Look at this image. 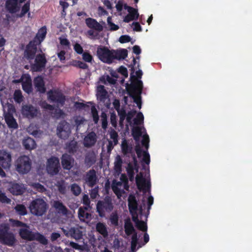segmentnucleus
Listing matches in <instances>:
<instances>
[{"label":"nucleus","mask_w":252,"mask_h":252,"mask_svg":"<svg viewBox=\"0 0 252 252\" xmlns=\"http://www.w3.org/2000/svg\"><path fill=\"white\" fill-rule=\"evenodd\" d=\"M97 56L103 63H112L114 60H124L127 56V51L126 49L109 50L105 46H99L96 51Z\"/></svg>","instance_id":"f257e3e1"},{"label":"nucleus","mask_w":252,"mask_h":252,"mask_svg":"<svg viewBox=\"0 0 252 252\" xmlns=\"http://www.w3.org/2000/svg\"><path fill=\"white\" fill-rule=\"evenodd\" d=\"M143 82L140 80H137L133 83H131L127 88V92L128 95L131 97L134 102L137 104L139 109L141 108V94L143 90Z\"/></svg>","instance_id":"f03ea898"},{"label":"nucleus","mask_w":252,"mask_h":252,"mask_svg":"<svg viewBox=\"0 0 252 252\" xmlns=\"http://www.w3.org/2000/svg\"><path fill=\"white\" fill-rule=\"evenodd\" d=\"M16 242L14 234L10 231V226L8 223L0 224V242L9 247L13 246Z\"/></svg>","instance_id":"7ed1b4c3"},{"label":"nucleus","mask_w":252,"mask_h":252,"mask_svg":"<svg viewBox=\"0 0 252 252\" xmlns=\"http://www.w3.org/2000/svg\"><path fill=\"white\" fill-rule=\"evenodd\" d=\"M20 237L24 240L29 241L36 240L43 245L48 244V240L39 232H33L27 228H21L19 231Z\"/></svg>","instance_id":"20e7f679"},{"label":"nucleus","mask_w":252,"mask_h":252,"mask_svg":"<svg viewBox=\"0 0 252 252\" xmlns=\"http://www.w3.org/2000/svg\"><path fill=\"white\" fill-rule=\"evenodd\" d=\"M114 208L112 199L109 196H106L102 200H99L96 204V211L101 218L105 217V212L110 213Z\"/></svg>","instance_id":"39448f33"},{"label":"nucleus","mask_w":252,"mask_h":252,"mask_svg":"<svg viewBox=\"0 0 252 252\" xmlns=\"http://www.w3.org/2000/svg\"><path fill=\"white\" fill-rule=\"evenodd\" d=\"M29 208L33 215L42 216L47 211V205L43 199L37 198L32 201Z\"/></svg>","instance_id":"423d86ee"},{"label":"nucleus","mask_w":252,"mask_h":252,"mask_svg":"<svg viewBox=\"0 0 252 252\" xmlns=\"http://www.w3.org/2000/svg\"><path fill=\"white\" fill-rule=\"evenodd\" d=\"M32 168V161L27 156L20 157L16 162V168L18 172L20 174L28 173Z\"/></svg>","instance_id":"0eeeda50"},{"label":"nucleus","mask_w":252,"mask_h":252,"mask_svg":"<svg viewBox=\"0 0 252 252\" xmlns=\"http://www.w3.org/2000/svg\"><path fill=\"white\" fill-rule=\"evenodd\" d=\"M60 169V161L58 158L52 157L48 159L46 170L48 174L52 176L57 175Z\"/></svg>","instance_id":"6e6552de"},{"label":"nucleus","mask_w":252,"mask_h":252,"mask_svg":"<svg viewBox=\"0 0 252 252\" xmlns=\"http://www.w3.org/2000/svg\"><path fill=\"white\" fill-rule=\"evenodd\" d=\"M71 132L69 124L65 121L60 122L57 127V134L61 139H67Z\"/></svg>","instance_id":"1a4fd4ad"},{"label":"nucleus","mask_w":252,"mask_h":252,"mask_svg":"<svg viewBox=\"0 0 252 252\" xmlns=\"http://www.w3.org/2000/svg\"><path fill=\"white\" fill-rule=\"evenodd\" d=\"M85 183L90 188H93L98 182L96 171L92 169L87 171L83 177Z\"/></svg>","instance_id":"9d476101"},{"label":"nucleus","mask_w":252,"mask_h":252,"mask_svg":"<svg viewBox=\"0 0 252 252\" xmlns=\"http://www.w3.org/2000/svg\"><path fill=\"white\" fill-rule=\"evenodd\" d=\"M35 63L31 65L32 69L34 71H41L45 67L47 60L44 54H37L35 58Z\"/></svg>","instance_id":"9b49d317"},{"label":"nucleus","mask_w":252,"mask_h":252,"mask_svg":"<svg viewBox=\"0 0 252 252\" xmlns=\"http://www.w3.org/2000/svg\"><path fill=\"white\" fill-rule=\"evenodd\" d=\"M39 112V110L37 108L31 104L25 105L22 108V113L23 115L29 119L33 118L36 117Z\"/></svg>","instance_id":"f8f14e48"},{"label":"nucleus","mask_w":252,"mask_h":252,"mask_svg":"<svg viewBox=\"0 0 252 252\" xmlns=\"http://www.w3.org/2000/svg\"><path fill=\"white\" fill-rule=\"evenodd\" d=\"M35 42V40L30 41L26 47L24 52V56L28 60H31L34 58L37 51V46L38 45Z\"/></svg>","instance_id":"ddd939ff"},{"label":"nucleus","mask_w":252,"mask_h":252,"mask_svg":"<svg viewBox=\"0 0 252 252\" xmlns=\"http://www.w3.org/2000/svg\"><path fill=\"white\" fill-rule=\"evenodd\" d=\"M63 231L66 237H70L76 240H79L83 238V232L78 227H72L68 230L63 229Z\"/></svg>","instance_id":"4468645a"},{"label":"nucleus","mask_w":252,"mask_h":252,"mask_svg":"<svg viewBox=\"0 0 252 252\" xmlns=\"http://www.w3.org/2000/svg\"><path fill=\"white\" fill-rule=\"evenodd\" d=\"M136 186L139 190L146 191L147 189H149L151 187L150 182L149 181L146 182V179L143 177V174L140 172L137 175L135 178Z\"/></svg>","instance_id":"2eb2a0df"},{"label":"nucleus","mask_w":252,"mask_h":252,"mask_svg":"<svg viewBox=\"0 0 252 252\" xmlns=\"http://www.w3.org/2000/svg\"><path fill=\"white\" fill-rule=\"evenodd\" d=\"M11 155L5 150L0 151V164L5 168H9L11 166Z\"/></svg>","instance_id":"dca6fc26"},{"label":"nucleus","mask_w":252,"mask_h":252,"mask_svg":"<svg viewBox=\"0 0 252 252\" xmlns=\"http://www.w3.org/2000/svg\"><path fill=\"white\" fill-rule=\"evenodd\" d=\"M74 158L67 154H64L61 157V163L63 168L64 170H69L73 166Z\"/></svg>","instance_id":"f3484780"},{"label":"nucleus","mask_w":252,"mask_h":252,"mask_svg":"<svg viewBox=\"0 0 252 252\" xmlns=\"http://www.w3.org/2000/svg\"><path fill=\"white\" fill-rule=\"evenodd\" d=\"M48 98L52 102L63 103L65 101L64 96L57 91L50 90L48 93Z\"/></svg>","instance_id":"a211bd4d"},{"label":"nucleus","mask_w":252,"mask_h":252,"mask_svg":"<svg viewBox=\"0 0 252 252\" xmlns=\"http://www.w3.org/2000/svg\"><path fill=\"white\" fill-rule=\"evenodd\" d=\"M33 85L36 92L44 94L46 92L45 82L41 76H38L33 79Z\"/></svg>","instance_id":"6ab92c4d"},{"label":"nucleus","mask_w":252,"mask_h":252,"mask_svg":"<svg viewBox=\"0 0 252 252\" xmlns=\"http://www.w3.org/2000/svg\"><path fill=\"white\" fill-rule=\"evenodd\" d=\"M96 142V135L92 131L89 132L84 139V145L85 147L90 148L94 146Z\"/></svg>","instance_id":"aec40b11"},{"label":"nucleus","mask_w":252,"mask_h":252,"mask_svg":"<svg viewBox=\"0 0 252 252\" xmlns=\"http://www.w3.org/2000/svg\"><path fill=\"white\" fill-rule=\"evenodd\" d=\"M53 206L59 214L63 216H67L69 214V210L60 200L54 201Z\"/></svg>","instance_id":"412c9836"},{"label":"nucleus","mask_w":252,"mask_h":252,"mask_svg":"<svg viewBox=\"0 0 252 252\" xmlns=\"http://www.w3.org/2000/svg\"><path fill=\"white\" fill-rule=\"evenodd\" d=\"M5 7L10 13H15L19 11L18 0H6Z\"/></svg>","instance_id":"4be33fe9"},{"label":"nucleus","mask_w":252,"mask_h":252,"mask_svg":"<svg viewBox=\"0 0 252 252\" xmlns=\"http://www.w3.org/2000/svg\"><path fill=\"white\" fill-rule=\"evenodd\" d=\"M136 153L138 158H140L142 153L143 154V161L146 164H149L150 162V155L147 152L143 151L139 143H137L135 148Z\"/></svg>","instance_id":"5701e85b"},{"label":"nucleus","mask_w":252,"mask_h":252,"mask_svg":"<svg viewBox=\"0 0 252 252\" xmlns=\"http://www.w3.org/2000/svg\"><path fill=\"white\" fill-rule=\"evenodd\" d=\"M4 119L9 128L17 129L18 127V125L16 120L12 114L9 113H6L4 116Z\"/></svg>","instance_id":"b1692460"},{"label":"nucleus","mask_w":252,"mask_h":252,"mask_svg":"<svg viewBox=\"0 0 252 252\" xmlns=\"http://www.w3.org/2000/svg\"><path fill=\"white\" fill-rule=\"evenodd\" d=\"M87 26L90 29H94L100 32L103 30L102 26L94 19L88 18L85 20Z\"/></svg>","instance_id":"393cba45"},{"label":"nucleus","mask_w":252,"mask_h":252,"mask_svg":"<svg viewBox=\"0 0 252 252\" xmlns=\"http://www.w3.org/2000/svg\"><path fill=\"white\" fill-rule=\"evenodd\" d=\"M128 206L130 214L138 211V203L135 196L130 195L128 198Z\"/></svg>","instance_id":"a878e982"},{"label":"nucleus","mask_w":252,"mask_h":252,"mask_svg":"<svg viewBox=\"0 0 252 252\" xmlns=\"http://www.w3.org/2000/svg\"><path fill=\"white\" fill-rule=\"evenodd\" d=\"M47 33V29L46 26L41 27L38 31L35 37L32 40H35V43L37 45L41 43L45 39Z\"/></svg>","instance_id":"bb28decb"},{"label":"nucleus","mask_w":252,"mask_h":252,"mask_svg":"<svg viewBox=\"0 0 252 252\" xmlns=\"http://www.w3.org/2000/svg\"><path fill=\"white\" fill-rule=\"evenodd\" d=\"M9 191L13 195H21L24 192V188L22 184L14 183L11 184Z\"/></svg>","instance_id":"cd10ccee"},{"label":"nucleus","mask_w":252,"mask_h":252,"mask_svg":"<svg viewBox=\"0 0 252 252\" xmlns=\"http://www.w3.org/2000/svg\"><path fill=\"white\" fill-rule=\"evenodd\" d=\"M23 145L26 150H32L35 148L36 144L34 140L31 137L25 139L23 141Z\"/></svg>","instance_id":"c85d7f7f"},{"label":"nucleus","mask_w":252,"mask_h":252,"mask_svg":"<svg viewBox=\"0 0 252 252\" xmlns=\"http://www.w3.org/2000/svg\"><path fill=\"white\" fill-rule=\"evenodd\" d=\"M96 230L99 234L102 235L103 237L104 238L107 237L108 235V233L106 226L104 223L102 222H99L96 224Z\"/></svg>","instance_id":"c756f323"},{"label":"nucleus","mask_w":252,"mask_h":252,"mask_svg":"<svg viewBox=\"0 0 252 252\" xmlns=\"http://www.w3.org/2000/svg\"><path fill=\"white\" fill-rule=\"evenodd\" d=\"M107 92L103 85H100L97 88V97L100 101H104L107 96Z\"/></svg>","instance_id":"7c9ffc66"},{"label":"nucleus","mask_w":252,"mask_h":252,"mask_svg":"<svg viewBox=\"0 0 252 252\" xmlns=\"http://www.w3.org/2000/svg\"><path fill=\"white\" fill-rule=\"evenodd\" d=\"M124 228L125 233L127 236H130V235L136 232L132 223L129 220L125 221Z\"/></svg>","instance_id":"2f4dec72"},{"label":"nucleus","mask_w":252,"mask_h":252,"mask_svg":"<svg viewBox=\"0 0 252 252\" xmlns=\"http://www.w3.org/2000/svg\"><path fill=\"white\" fill-rule=\"evenodd\" d=\"M23 90L28 94L31 93L32 91V81L30 78H28L22 84Z\"/></svg>","instance_id":"473e14b6"},{"label":"nucleus","mask_w":252,"mask_h":252,"mask_svg":"<svg viewBox=\"0 0 252 252\" xmlns=\"http://www.w3.org/2000/svg\"><path fill=\"white\" fill-rule=\"evenodd\" d=\"M88 208L87 207L84 208L80 207L79 208L78 214L80 218L89 219L91 218V215L86 212V211L88 210Z\"/></svg>","instance_id":"72a5a7b5"},{"label":"nucleus","mask_w":252,"mask_h":252,"mask_svg":"<svg viewBox=\"0 0 252 252\" xmlns=\"http://www.w3.org/2000/svg\"><path fill=\"white\" fill-rule=\"evenodd\" d=\"M131 132L134 139L136 141H138L142 135L141 128L139 126L133 127L132 128Z\"/></svg>","instance_id":"f704fd0d"},{"label":"nucleus","mask_w":252,"mask_h":252,"mask_svg":"<svg viewBox=\"0 0 252 252\" xmlns=\"http://www.w3.org/2000/svg\"><path fill=\"white\" fill-rule=\"evenodd\" d=\"M95 162V158L94 156L88 154L85 156V163L88 167H91Z\"/></svg>","instance_id":"c9c22d12"},{"label":"nucleus","mask_w":252,"mask_h":252,"mask_svg":"<svg viewBox=\"0 0 252 252\" xmlns=\"http://www.w3.org/2000/svg\"><path fill=\"white\" fill-rule=\"evenodd\" d=\"M70 190L73 195L78 196L81 192V187L76 183L71 184L70 186Z\"/></svg>","instance_id":"e433bc0d"},{"label":"nucleus","mask_w":252,"mask_h":252,"mask_svg":"<svg viewBox=\"0 0 252 252\" xmlns=\"http://www.w3.org/2000/svg\"><path fill=\"white\" fill-rule=\"evenodd\" d=\"M16 211L21 216L27 214V211L26 207L23 204H18L15 207Z\"/></svg>","instance_id":"4c0bfd02"},{"label":"nucleus","mask_w":252,"mask_h":252,"mask_svg":"<svg viewBox=\"0 0 252 252\" xmlns=\"http://www.w3.org/2000/svg\"><path fill=\"white\" fill-rule=\"evenodd\" d=\"M127 173L129 177V179L130 181H132L134 178V168L131 164L128 165V167L126 169Z\"/></svg>","instance_id":"58836bf2"},{"label":"nucleus","mask_w":252,"mask_h":252,"mask_svg":"<svg viewBox=\"0 0 252 252\" xmlns=\"http://www.w3.org/2000/svg\"><path fill=\"white\" fill-rule=\"evenodd\" d=\"M22 92L19 90H16L14 93V99L18 103H21L23 100Z\"/></svg>","instance_id":"ea45409f"},{"label":"nucleus","mask_w":252,"mask_h":252,"mask_svg":"<svg viewBox=\"0 0 252 252\" xmlns=\"http://www.w3.org/2000/svg\"><path fill=\"white\" fill-rule=\"evenodd\" d=\"M110 220L111 223L117 226L119 224V217L116 213H113L110 216Z\"/></svg>","instance_id":"a19ab883"},{"label":"nucleus","mask_w":252,"mask_h":252,"mask_svg":"<svg viewBox=\"0 0 252 252\" xmlns=\"http://www.w3.org/2000/svg\"><path fill=\"white\" fill-rule=\"evenodd\" d=\"M144 121V116L141 112H139L135 118L134 119L133 122L134 124L136 125H140L141 123H143Z\"/></svg>","instance_id":"79ce46f5"},{"label":"nucleus","mask_w":252,"mask_h":252,"mask_svg":"<svg viewBox=\"0 0 252 252\" xmlns=\"http://www.w3.org/2000/svg\"><path fill=\"white\" fill-rule=\"evenodd\" d=\"M110 136L111 139H113L114 145H116L118 143V134L114 129H111L110 132Z\"/></svg>","instance_id":"37998d69"},{"label":"nucleus","mask_w":252,"mask_h":252,"mask_svg":"<svg viewBox=\"0 0 252 252\" xmlns=\"http://www.w3.org/2000/svg\"><path fill=\"white\" fill-rule=\"evenodd\" d=\"M57 187L59 192L64 194L66 192V187L64 185V181H61V182H58L57 183Z\"/></svg>","instance_id":"c03bdc74"},{"label":"nucleus","mask_w":252,"mask_h":252,"mask_svg":"<svg viewBox=\"0 0 252 252\" xmlns=\"http://www.w3.org/2000/svg\"><path fill=\"white\" fill-rule=\"evenodd\" d=\"M101 118L102 128L104 129H106V128L107 127L108 125L107 117L106 114L104 112H102L101 115Z\"/></svg>","instance_id":"a18cd8bd"},{"label":"nucleus","mask_w":252,"mask_h":252,"mask_svg":"<svg viewBox=\"0 0 252 252\" xmlns=\"http://www.w3.org/2000/svg\"><path fill=\"white\" fill-rule=\"evenodd\" d=\"M122 150L123 153L124 154H127L128 153H131L132 152V147L129 146L128 144L126 142L125 143H123L122 145Z\"/></svg>","instance_id":"49530a36"},{"label":"nucleus","mask_w":252,"mask_h":252,"mask_svg":"<svg viewBox=\"0 0 252 252\" xmlns=\"http://www.w3.org/2000/svg\"><path fill=\"white\" fill-rule=\"evenodd\" d=\"M122 160L121 158L118 156L117 160L114 163V168L116 171H121L122 170Z\"/></svg>","instance_id":"de8ad7c7"},{"label":"nucleus","mask_w":252,"mask_h":252,"mask_svg":"<svg viewBox=\"0 0 252 252\" xmlns=\"http://www.w3.org/2000/svg\"><path fill=\"white\" fill-rule=\"evenodd\" d=\"M137 228L143 232H146L147 231V225L146 222L142 220H140L138 223L136 224Z\"/></svg>","instance_id":"09e8293b"},{"label":"nucleus","mask_w":252,"mask_h":252,"mask_svg":"<svg viewBox=\"0 0 252 252\" xmlns=\"http://www.w3.org/2000/svg\"><path fill=\"white\" fill-rule=\"evenodd\" d=\"M91 111L93 121L95 124H97L99 120V117L97 113V111L94 106H92L91 108Z\"/></svg>","instance_id":"8fccbe9b"},{"label":"nucleus","mask_w":252,"mask_h":252,"mask_svg":"<svg viewBox=\"0 0 252 252\" xmlns=\"http://www.w3.org/2000/svg\"><path fill=\"white\" fill-rule=\"evenodd\" d=\"M83 60L88 63H91L93 60V56L88 52H83L82 54Z\"/></svg>","instance_id":"3c124183"},{"label":"nucleus","mask_w":252,"mask_h":252,"mask_svg":"<svg viewBox=\"0 0 252 252\" xmlns=\"http://www.w3.org/2000/svg\"><path fill=\"white\" fill-rule=\"evenodd\" d=\"M0 202L4 203H10L11 202V200L1 190H0Z\"/></svg>","instance_id":"603ef678"},{"label":"nucleus","mask_w":252,"mask_h":252,"mask_svg":"<svg viewBox=\"0 0 252 252\" xmlns=\"http://www.w3.org/2000/svg\"><path fill=\"white\" fill-rule=\"evenodd\" d=\"M9 220L11 222H12V225L14 226L21 227V226H25L26 225V224L25 223H24L20 220H15L11 219Z\"/></svg>","instance_id":"864d4df0"},{"label":"nucleus","mask_w":252,"mask_h":252,"mask_svg":"<svg viewBox=\"0 0 252 252\" xmlns=\"http://www.w3.org/2000/svg\"><path fill=\"white\" fill-rule=\"evenodd\" d=\"M131 37L128 35H123L119 38V41L121 43H125L130 42Z\"/></svg>","instance_id":"5fc2aeb1"},{"label":"nucleus","mask_w":252,"mask_h":252,"mask_svg":"<svg viewBox=\"0 0 252 252\" xmlns=\"http://www.w3.org/2000/svg\"><path fill=\"white\" fill-rule=\"evenodd\" d=\"M69 246L72 247L73 249L77 250L83 251L84 250V248L83 246H81L79 245L78 243H76L74 242H70L69 243Z\"/></svg>","instance_id":"6e6d98bb"},{"label":"nucleus","mask_w":252,"mask_h":252,"mask_svg":"<svg viewBox=\"0 0 252 252\" xmlns=\"http://www.w3.org/2000/svg\"><path fill=\"white\" fill-rule=\"evenodd\" d=\"M118 114L120 117V121H119L120 124L122 125L124 122V120L125 119V118L126 116V112L125 110H123L120 111H119Z\"/></svg>","instance_id":"4d7b16f0"},{"label":"nucleus","mask_w":252,"mask_h":252,"mask_svg":"<svg viewBox=\"0 0 252 252\" xmlns=\"http://www.w3.org/2000/svg\"><path fill=\"white\" fill-rule=\"evenodd\" d=\"M149 138L148 135H144L142 140V145L147 150L149 148Z\"/></svg>","instance_id":"13d9d810"},{"label":"nucleus","mask_w":252,"mask_h":252,"mask_svg":"<svg viewBox=\"0 0 252 252\" xmlns=\"http://www.w3.org/2000/svg\"><path fill=\"white\" fill-rule=\"evenodd\" d=\"M132 62H133V63L132 64H131L130 65H129L128 66V67H130V70L131 71V73H130L131 77H134V76L133 75V74L135 72L134 66L136 65V59L134 57H133Z\"/></svg>","instance_id":"bf43d9fd"},{"label":"nucleus","mask_w":252,"mask_h":252,"mask_svg":"<svg viewBox=\"0 0 252 252\" xmlns=\"http://www.w3.org/2000/svg\"><path fill=\"white\" fill-rule=\"evenodd\" d=\"M82 202H83V204H84L86 206V207H87L88 208L90 207L91 202H90V200L89 197L88 195L84 194L83 196Z\"/></svg>","instance_id":"052dcab7"},{"label":"nucleus","mask_w":252,"mask_h":252,"mask_svg":"<svg viewBox=\"0 0 252 252\" xmlns=\"http://www.w3.org/2000/svg\"><path fill=\"white\" fill-rule=\"evenodd\" d=\"M110 123L113 126L116 127L117 126V116L115 113H112L110 115Z\"/></svg>","instance_id":"680f3d73"},{"label":"nucleus","mask_w":252,"mask_h":252,"mask_svg":"<svg viewBox=\"0 0 252 252\" xmlns=\"http://www.w3.org/2000/svg\"><path fill=\"white\" fill-rule=\"evenodd\" d=\"M98 194V187H96L92 189L90 191V196L92 198H95Z\"/></svg>","instance_id":"e2e57ef3"},{"label":"nucleus","mask_w":252,"mask_h":252,"mask_svg":"<svg viewBox=\"0 0 252 252\" xmlns=\"http://www.w3.org/2000/svg\"><path fill=\"white\" fill-rule=\"evenodd\" d=\"M74 50L78 54H82L83 53V48L79 43H75L74 44Z\"/></svg>","instance_id":"0e129e2a"},{"label":"nucleus","mask_w":252,"mask_h":252,"mask_svg":"<svg viewBox=\"0 0 252 252\" xmlns=\"http://www.w3.org/2000/svg\"><path fill=\"white\" fill-rule=\"evenodd\" d=\"M118 71L125 77H127L128 76L127 70L126 67L121 66L118 69Z\"/></svg>","instance_id":"69168bd1"},{"label":"nucleus","mask_w":252,"mask_h":252,"mask_svg":"<svg viewBox=\"0 0 252 252\" xmlns=\"http://www.w3.org/2000/svg\"><path fill=\"white\" fill-rule=\"evenodd\" d=\"M30 8V2L29 1H27V2H26L24 4V5L22 7L21 11L22 12H23V13H25V14H26L27 13H28L29 11Z\"/></svg>","instance_id":"338daca9"},{"label":"nucleus","mask_w":252,"mask_h":252,"mask_svg":"<svg viewBox=\"0 0 252 252\" xmlns=\"http://www.w3.org/2000/svg\"><path fill=\"white\" fill-rule=\"evenodd\" d=\"M76 66L80 68L84 69H87L89 67L87 63L80 61L77 62Z\"/></svg>","instance_id":"774afa93"}]
</instances>
